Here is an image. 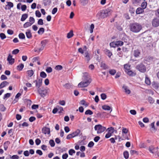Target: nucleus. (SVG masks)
<instances>
[{"label":"nucleus","mask_w":159,"mask_h":159,"mask_svg":"<svg viewBox=\"0 0 159 159\" xmlns=\"http://www.w3.org/2000/svg\"><path fill=\"white\" fill-rule=\"evenodd\" d=\"M130 30L134 33L139 32L142 29V26L140 24L137 23H133L130 24L129 25Z\"/></svg>","instance_id":"obj_1"},{"label":"nucleus","mask_w":159,"mask_h":159,"mask_svg":"<svg viewBox=\"0 0 159 159\" xmlns=\"http://www.w3.org/2000/svg\"><path fill=\"white\" fill-rule=\"evenodd\" d=\"M84 81L78 84V86L80 88H84L88 86L91 82V80L88 75H84L83 78Z\"/></svg>","instance_id":"obj_2"},{"label":"nucleus","mask_w":159,"mask_h":159,"mask_svg":"<svg viewBox=\"0 0 159 159\" xmlns=\"http://www.w3.org/2000/svg\"><path fill=\"white\" fill-rule=\"evenodd\" d=\"M112 12V10L110 8H107L106 9L102 10L98 13L97 15H98L101 18H105L110 15Z\"/></svg>","instance_id":"obj_3"},{"label":"nucleus","mask_w":159,"mask_h":159,"mask_svg":"<svg viewBox=\"0 0 159 159\" xmlns=\"http://www.w3.org/2000/svg\"><path fill=\"white\" fill-rule=\"evenodd\" d=\"M95 130L97 131L98 134H100L104 132L106 129V128L99 124L95 125L94 127Z\"/></svg>","instance_id":"obj_4"},{"label":"nucleus","mask_w":159,"mask_h":159,"mask_svg":"<svg viewBox=\"0 0 159 159\" xmlns=\"http://www.w3.org/2000/svg\"><path fill=\"white\" fill-rule=\"evenodd\" d=\"M136 68L141 72H144L146 71V68L145 66L143 63H140L137 65Z\"/></svg>","instance_id":"obj_5"},{"label":"nucleus","mask_w":159,"mask_h":159,"mask_svg":"<svg viewBox=\"0 0 159 159\" xmlns=\"http://www.w3.org/2000/svg\"><path fill=\"white\" fill-rule=\"evenodd\" d=\"M48 42V40L45 39L42 41L41 42V44L40 48H39V51H42L43 50L46 44Z\"/></svg>","instance_id":"obj_6"},{"label":"nucleus","mask_w":159,"mask_h":159,"mask_svg":"<svg viewBox=\"0 0 159 159\" xmlns=\"http://www.w3.org/2000/svg\"><path fill=\"white\" fill-rule=\"evenodd\" d=\"M152 25L153 26L157 27L159 25V19L156 18L152 21Z\"/></svg>","instance_id":"obj_7"},{"label":"nucleus","mask_w":159,"mask_h":159,"mask_svg":"<svg viewBox=\"0 0 159 159\" xmlns=\"http://www.w3.org/2000/svg\"><path fill=\"white\" fill-rule=\"evenodd\" d=\"M7 61H8L9 64L12 65L15 62V59L14 58H12V56L9 54L7 58Z\"/></svg>","instance_id":"obj_8"},{"label":"nucleus","mask_w":159,"mask_h":159,"mask_svg":"<svg viewBox=\"0 0 159 159\" xmlns=\"http://www.w3.org/2000/svg\"><path fill=\"white\" fill-rule=\"evenodd\" d=\"M37 91L38 93L42 97H44L46 95V92L44 90H43L41 88H40L37 89Z\"/></svg>","instance_id":"obj_9"},{"label":"nucleus","mask_w":159,"mask_h":159,"mask_svg":"<svg viewBox=\"0 0 159 159\" xmlns=\"http://www.w3.org/2000/svg\"><path fill=\"white\" fill-rule=\"evenodd\" d=\"M42 132L44 134H50V129L46 127L43 128L42 129Z\"/></svg>","instance_id":"obj_10"},{"label":"nucleus","mask_w":159,"mask_h":159,"mask_svg":"<svg viewBox=\"0 0 159 159\" xmlns=\"http://www.w3.org/2000/svg\"><path fill=\"white\" fill-rule=\"evenodd\" d=\"M43 79L40 78L38 80L37 82L35 84V86L37 88V89L40 88L42 85Z\"/></svg>","instance_id":"obj_11"},{"label":"nucleus","mask_w":159,"mask_h":159,"mask_svg":"<svg viewBox=\"0 0 159 159\" xmlns=\"http://www.w3.org/2000/svg\"><path fill=\"white\" fill-rule=\"evenodd\" d=\"M7 5H6L5 8L6 10L7 9L8 10H10V9L13 7V3L11 2H7Z\"/></svg>","instance_id":"obj_12"},{"label":"nucleus","mask_w":159,"mask_h":159,"mask_svg":"<svg viewBox=\"0 0 159 159\" xmlns=\"http://www.w3.org/2000/svg\"><path fill=\"white\" fill-rule=\"evenodd\" d=\"M26 37L29 39H31L32 37V35L31 31L30 30H27L25 32Z\"/></svg>","instance_id":"obj_13"},{"label":"nucleus","mask_w":159,"mask_h":159,"mask_svg":"<svg viewBox=\"0 0 159 159\" xmlns=\"http://www.w3.org/2000/svg\"><path fill=\"white\" fill-rule=\"evenodd\" d=\"M80 133V130L79 129H76L75 131L73 132L72 134L74 137H75L78 136Z\"/></svg>","instance_id":"obj_14"},{"label":"nucleus","mask_w":159,"mask_h":159,"mask_svg":"<svg viewBox=\"0 0 159 159\" xmlns=\"http://www.w3.org/2000/svg\"><path fill=\"white\" fill-rule=\"evenodd\" d=\"M9 83L7 82L6 81H3L0 84V89L5 87Z\"/></svg>","instance_id":"obj_15"},{"label":"nucleus","mask_w":159,"mask_h":159,"mask_svg":"<svg viewBox=\"0 0 159 159\" xmlns=\"http://www.w3.org/2000/svg\"><path fill=\"white\" fill-rule=\"evenodd\" d=\"M123 88L124 89L125 92L128 94L130 93V91L128 89V87L127 86L124 85L123 86Z\"/></svg>","instance_id":"obj_16"},{"label":"nucleus","mask_w":159,"mask_h":159,"mask_svg":"<svg viewBox=\"0 0 159 159\" xmlns=\"http://www.w3.org/2000/svg\"><path fill=\"white\" fill-rule=\"evenodd\" d=\"M84 55L86 59L88 62L90 59L88 51H86L84 52Z\"/></svg>","instance_id":"obj_17"},{"label":"nucleus","mask_w":159,"mask_h":159,"mask_svg":"<svg viewBox=\"0 0 159 159\" xmlns=\"http://www.w3.org/2000/svg\"><path fill=\"white\" fill-rule=\"evenodd\" d=\"M144 9L141 7L138 8L136 11V13L137 14H139L142 13L144 11Z\"/></svg>","instance_id":"obj_18"},{"label":"nucleus","mask_w":159,"mask_h":159,"mask_svg":"<svg viewBox=\"0 0 159 159\" xmlns=\"http://www.w3.org/2000/svg\"><path fill=\"white\" fill-rule=\"evenodd\" d=\"M101 67L104 70H106L109 68L108 66L103 62H102L101 64Z\"/></svg>","instance_id":"obj_19"},{"label":"nucleus","mask_w":159,"mask_h":159,"mask_svg":"<svg viewBox=\"0 0 159 159\" xmlns=\"http://www.w3.org/2000/svg\"><path fill=\"white\" fill-rule=\"evenodd\" d=\"M10 144V142L9 141H7L5 142L3 144L4 146V150L6 151L7 150L8 148V146Z\"/></svg>","instance_id":"obj_20"},{"label":"nucleus","mask_w":159,"mask_h":159,"mask_svg":"<svg viewBox=\"0 0 159 159\" xmlns=\"http://www.w3.org/2000/svg\"><path fill=\"white\" fill-rule=\"evenodd\" d=\"M28 14H27L25 13L23 14L22 16L21 17L20 19V20L22 21H25L28 17Z\"/></svg>","instance_id":"obj_21"},{"label":"nucleus","mask_w":159,"mask_h":159,"mask_svg":"<svg viewBox=\"0 0 159 159\" xmlns=\"http://www.w3.org/2000/svg\"><path fill=\"white\" fill-rule=\"evenodd\" d=\"M134 56L135 57H138L140 54V52L137 49L136 50H135L134 51Z\"/></svg>","instance_id":"obj_22"},{"label":"nucleus","mask_w":159,"mask_h":159,"mask_svg":"<svg viewBox=\"0 0 159 159\" xmlns=\"http://www.w3.org/2000/svg\"><path fill=\"white\" fill-rule=\"evenodd\" d=\"M116 47L120 46L123 45L124 44V42L121 41H115Z\"/></svg>","instance_id":"obj_23"},{"label":"nucleus","mask_w":159,"mask_h":159,"mask_svg":"<svg viewBox=\"0 0 159 159\" xmlns=\"http://www.w3.org/2000/svg\"><path fill=\"white\" fill-rule=\"evenodd\" d=\"M105 53L109 57H110L112 55V52L109 50L106 49L105 51Z\"/></svg>","instance_id":"obj_24"},{"label":"nucleus","mask_w":159,"mask_h":159,"mask_svg":"<svg viewBox=\"0 0 159 159\" xmlns=\"http://www.w3.org/2000/svg\"><path fill=\"white\" fill-rule=\"evenodd\" d=\"M102 108L103 109L105 110L109 111L111 109V107L107 105H104L102 107Z\"/></svg>","instance_id":"obj_25"},{"label":"nucleus","mask_w":159,"mask_h":159,"mask_svg":"<svg viewBox=\"0 0 159 159\" xmlns=\"http://www.w3.org/2000/svg\"><path fill=\"white\" fill-rule=\"evenodd\" d=\"M145 83L148 85H150L151 84L150 79L147 76H146L145 77Z\"/></svg>","instance_id":"obj_26"},{"label":"nucleus","mask_w":159,"mask_h":159,"mask_svg":"<svg viewBox=\"0 0 159 159\" xmlns=\"http://www.w3.org/2000/svg\"><path fill=\"white\" fill-rule=\"evenodd\" d=\"M24 67V65L21 63L17 66V69L19 71L22 70Z\"/></svg>","instance_id":"obj_27"},{"label":"nucleus","mask_w":159,"mask_h":159,"mask_svg":"<svg viewBox=\"0 0 159 159\" xmlns=\"http://www.w3.org/2000/svg\"><path fill=\"white\" fill-rule=\"evenodd\" d=\"M51 3V1L49 0H43V3L45 6L49 5Z\"/></svg>","instance_id":"obj_28"},{"label":"nucleus","mask_w":159,"mask_h":159,"mask_svg":"<svg viewBox=\"0 0 159 159\" xmlns=\"http://www.w3.org/2000/svg\"><path fill=\"white\" fill-rule=\"evenodd\" d=\"M109 72L111 75H114L116 73V70L114 69H110L109 70Z\"/></svg>","instance_id":"obj_29"},{"label":"nucleus","mask_w":159,"mask_h":159,"mask_svg":"<svg viewBox=\"0 0 159 159\" xmlns=\"http://www.w3.org/2000/svg\"><path fill=\"white\" fill-rule=\"evenodd\" d=\"M73 31L72 30L67 34V38L68 39L71 38L73 36Z\"/></svg>","instance_id":"obj_30"},{"label":"nucleus","mask_w":159,"mask_h":159,"mask_svg":"<svg viewBox=\"0 0 159 159\" xmlns=\"http://www.w3.org/2000/svg\"><path fill=\"white\" fill-rule=\"evenodd\" d=\"M32 24H31L29 22H26L23 25V27L24 28H27L31 26L32 25Z\"/></svg>","instance_id":"obj_31"},{"label":"nucleus","mask_w":159,"mask_h":159,"mask_svg":"<svg viewBox=\"0 0 159 159\" xmlns=\"http://www.w3.org/2000/svg\"><path fill=\"white\" fill-rule=\"evenodd\" d=\"M127 74L130 76H134L135 75V73L133 72L131 70H129L126 71Z\"/></svg>","instance_id":"obj_32"},{"label":"nucleus","mask_w":159,"mask_h":159,"mask_svg":"<svg viewBox=\"0 0 159 159\" xmlns=\"http://www.w3.org/2000/svg\"><path fill=\"white\" fill-rule=\"evenodd\" d=\"M44 32V29L43 28H40L38 31V33L39 34H42Z\"/></svg>","instance_id":"obj_33"},{"label":"nucleus","mask_w":159,"mask_h":159,"mask_svg":"<svg viewBox=\"0 0 159 159\" xmlns=\"http://www.w3.org/2000/svg\"><path fill=\"white\" fill-rule=\"evenodd\" d=\"M27 73L29 77H31L33 75L34 72L32 70H29L27 71Z\"/></svg>","instance_id":"obj_34"},{"label":"nucleus","mask_w":159,"mask_h":159,"mask_svg":"<svg viewBox=\"0 0 159 159\" xmlns=\"http://www.w3.org/2000/svg\"><path fill=\"white\" fill-rule=\"evenodd\" d=\"M63 67L61 65H58L55 66V69L56 70H60L62 69Z\"/></svg>","instance_id":"obj_35"},{"label":"nucleus","mask_w":159,"mask_h":159,"mask_svg":"<svg viewBox=\"0 0 159 159\" xmlns=\"http://www.w3.org/2000/svg\"><path fill=\"white\" fill-rule=\"evenodd\" d=\"M124 157L126 159H127L129 158V152L128 151H126L124 152Z\"/></svg>","instance_id":"obj_36"},{"label":"nucleus","mask_w":159,"mask_h":159,"mask_svg":"<svg viewBox=\"0 0 159 159\" xmlns=\"http://www.w3.org/2000/svg\"><path fill=\"white\" fill-rule=\"evenodd\" d=\"M80 2L82 5L85 6L88 3V0H80Z\"/></svg>","instance_id":"obj_37"},{"label":"nucleus","mask_w":159,"mask_h":159,"mask_svg":"<svg viewBox=\"0 0 159 159\" xmlns=\"http://www.w3.org/2000/svg\"><path fill=\"white\" fill-rule=\"evenodd\" d=\"M29 22H30L32 25L35 22V19L32 17H30L29 18Z\"/></svg>","instance_id":"obj_38"},{"label":"nucleus","mask_w":159,"mask_h":159,"mask_svg":"<svg viewBox=\"0 0 159 159\" xmlns=\"http://www.w3.org/2000/svg\"><path fill=\"white\" fill-rule=\"evenodd\" d=\"M40 76L43 78H45L47 76V75L44 71L41 72L40 73Z\"/></svg>","instance_id":"obj_39"},{"label":"nucleus","mask_w":159,"mask_h":159,"mask_svg":"<svg viewBox=\"0 0 159 159\" xmlns=\"http://www.w3.org/2000/svg\"><path fill=\"white\" fill-rule=\"evenodd\" d=\"M19 37L20 39H24L25 38V34L22 33H20L19 35Z\"/></svg>","instance_id":"obj_40"},{"label":"nucleus","mask_w":159,"mask_h":159,"mask_svg":"<svg viewBox=\"0 0 159 159\" xmlns=\"http://www.w3.org/2000/svg\"><path fill=\"white\" fill-rule=\"evenodd\" d=\"M85 115H92L93 114V112L90 110H87L85 112Z\"/></svg>","instance_id":"obj_41"},{"label":"nucleus","mask_w":159,"mask_h":159,"mask_svg":"<svg viewBox=\"0 0 159 159\" xmlns=\"http://www.w3.org/2000/svg\"><path fill=\"white\" fill-rule=\"evenodd\" d=\"M154 149V147L153 146H151L149 147L148 150L151 153L153 154L154 153L153 152V150Z\"/></svg>","instance_id":"obj_42"},{"label":"nucleus","mask_w":159,"mask_h":159,"mask_svg":"<svg viewBox=\"0 0 159 159\" xmlns=\"http://www.w3.org/2000/svg\"><path fill=\"white\" fill-rule=\"evenodd\" d=\"M80 103L82 105L85 106L86 107L88 106V104L86 103V102L84 100L81 101Z\"/></svg>","instance_id":"obj_43"},{"label":"nucleus","mask_w":159,"mask_h":159,"mask_svg":"<svg viewBox=\"0 0 159 159\" xmlns=\"http://www.w3.org/2000/svg\"><path fill=\"white\" fill-rule=\"evenodd\" d=\"M147 3L146 2H144L141 4V7L142 8L144 9L147 6Z\"/></svg>","instance_id":"obj_44"},{"label":"nucleus","mask_w":159,"mask_h":159,"mask_svg":"<svg viewBox=\"0 0 159 159\" xmlns=\"http://www.w3.org/2000/svg\"><path fill=\"white\" fill-rule=\"evenodd\" d=\"M35 15L37 17H40L41 16V13L39 10L36 11H35Z\"/></svg>","instance_id":"obj_45"},{"label":"nucleus","mask_w":159,"mask_h":159,"mask_svg":"<svg viewBox=\"0 0 159 159\" xmlns=\"http://www.w3.org/2000/svg\"><path fill=\"white\" fill-rule=\"evenodd\" d=\"M148 100L149 102L150 103H153L154 102V100L151 97H149L148 98Z\"/></svg>","instance_id":"obj_46"},{"label":"nucleus","mask_w":159,"mask_h":159,"mask_svg":"<svg viewBox=\"0 0 159 159\" xmlns=\"http://www.w3.org/2000/svg\"><path fill=\"white\" fill-rule=\"evenodd\" d=\"M10 96H11V93H7L6 94H5L4 95V96L3 97V99H5L6 98H9L10 97Z\"/></svg>","instance_id":"obj_47"},{"label":"nucleus","mask_w":159,"mask_h":159,"mask_svg":"<svg viewBox=\"0 0 159 159\" xmlns=\"http://www.w3.org/2000/svg\"><path fill=\"white\" fill-rule=\"evenodd\" d=\"M130 67V66L127 64H125L124 65V68L125 70H126V71H127L129 70Z\"/></svg>","instance_id":"obj_48"},{"label":"nucleus","mask_w":159,"mask_h":159,"mask_svg":"<svg viewBox=\"0 0 159 159\" xmlns=\"http://www.w3.org/2000/svg\"><path fill=\"white\" fill-rule=\"evenodd\" d=\"M52 68L50 67H47L46 70V71L48 73H50L52 72Z\"/></svg>","instance_id":"obj_49"},{"label":"nucleus","mask_w":159,"mask_h":159,"mask_svg":"<svg viewBox=\"0 0 159 159\" xmlns=\"http://www.w3.org/2000/svg\"><path fill=\"white\" fill-rule=\"evenodd\" d=\"M101 97L102 99L104 100L106 98L107 95L105 93H102L101 94Z\"/></svg>","instance_id":"obj_50"},{"label":"nucleus","mask_w":159,"mask_h":159,"mask_svg":"<svg viewBox=\"0 0 159 159\" xmlns=\"http://www.w3.org/2000/svg\"><path fill=\"white\" fill-rule=\"evenodd\" d=\"M49 143L52 147H53L54 146L55 143L53 140H50L49 141Z\"/></svg>","instance_id":"obj_51"},{"label":"nucleus","mask_w":159,"mask_h":159,"mask_svg":"<svg viewBox=\"0 0 159 159\" xmlns=\"http://www.w3.org/2000/svg\"><path fill=\"white\" fill-rule=\"evenodd\" d=\"M75 151L73 149H70L69 151V153L70 155H72L73 153H75Z\"/></svg>","instance_id":"obj_52"},{"label":"nucleus","mask_w":159,"mask_h":159,"mask_svg":"<svg viewBox=\"0 0 159 159\" xmlns=\"http://www.w3.org/2000/svg\"><path fill=\"white\" fill-rule=\"evenodd\" d=\"M107 129L108 130V132H110L111 134L113 133L114 132V128L112 127L109 128H108Z\"/></svg>","instance_id":"obj_53"},{"label":"nucleus","mask_w":159,"mask_h":159,"mask_svg":"<svg viewBox=\"0 0 159 159\" xmlns=\"http://www.w3.org/2000/svg\"><path fill=\"white\" fill-rule=\"evenodd\" d=\"M139 147L141 148H146L147 146L146 144L143 143H141L139 144Z\"/></svg>","instance_id":"obj_54"},{"label":"nucleus","mask_w":159,"mask_h":159,"mask_svg":"<svg viewBox=\"0 0 159 159\" xmlns=\"http://www.w3.org/2000/svg\"><path fill=\"white\" fill-rule=\"evenodd\" d=\"M0 108L1 111H4L6 109L5 107L3 105H0Z\"/></svg>","instance_id":"obj_55"},{"label":"nucleus","mask_w":159,"mask_h":159,"mask_svg":"<svg viewBox=\"0 0 159 159\" xmlns=\"http://www.w3.org/2000/svg\"><path fill=\"white\" fill-rule=\"evenodd\" d=\"M74 138V136H73L72 134H69L67 135L66 137V139H69L71 138Z\"/></svg>","instance_id":"obj_56"},{"label":"nucleus","mask_w":159,"mask_h":159,"mask_svg":"<svg viewBox=\"0 0 159 159\" xmlns=\"http://www.w3.org/2000/svg\"><path fill=\"white\" fill-rule=\"evenodd\" d=\"M19 52V50L17 49H16L12 51V54H13L16 55Z\"/></svg>","instance_id":"obj_57"},{"label":"nucleus","mask_w":159,"mask_h":159,"mask_svg":"<svg viewBox=\"0 0 159 159\" xmlns=\"http://www.w3.org/2000/svg\"><path fill=\"white\" fill-rule=\"evenodd\" d=\"M38 24L39 25H42L43 24V19H39L38 21Z\"/></svg>","instance_id":"obj_58"},{"label":"nucleus","mask_w":159,"mask_h":159,"mask_svg":"<svg viewBox=\"0 0 159 159\" xmlns=\"http://www.w3.org/2000/svg\"><path fill=\"white\" fill-rule=\"evenodd\" d=\"M94 145V143L93 141L90 142L88 144V147L89 148H92Z\"/></svg>","instance_id":"obj_59"},{"label":"nucleus","mask_w":159,"mask_h":159,"mask_svg":"<svg viewBox=\"0 0 159 159\" xmlns=\"http://www.w3.org/2000/svg\"><path fill=\"white\" fill-rule=\"evenodd\" d=\"M0 37L2 39H3L6 38L5 34L3 33H1L0 34Z\"/></svg>","instance_id":"obj_60"},{"label":"nucleus","mask_w":159,"mask_h":159,"mask_svg":"<svg viewBox=\"0 0 159 159\" xmlns=\"http://www.w3.org/2000/svg\"><path fill=\"white\" fill-rule=\"evenodd\" d=\"M110 45L111 47L115 48L116 47L115 42H113L110 43Z\"/></svg>","instance_id":"obj_61"},{"label":"nucleus","mask_w":159,"mask_h":159,"mask_svg":"<svg viewBox=\"0 0 159 159\" xmlns=\"http://www.w3.org/2000/svg\"><path fill=\"white\" fill-rule=\"evenodd\" d=\"M35 120L36 118L34 116H31L29 119V120L30 122H32Z\"/></svg>","instance_id":"obj_62"},{"label":"nucleus","mask_w":159,"mask_h":159,"mask_svg":"<svg viewBox=\"0 0 159 159\" xmlns=\"http://www.w3.org/2000/svg\"><path fill=\"white\" fill-rule=\"evenodd\" d=\"M57 7L54 8L52 11V14H55L57 11Z\"/></svg>","instance_id":"obj_63"},{"label":"nucleus","mask_w":159,"mask_h":159,"mask_svg":"<svg viewBox=\"0 0 159 159\" xmlns=\"http://www.w3.org/2000/svg\"><path fill=\"white\" fill-rule=\"evenodd\" d=\"M11 159H18L19 157L17 155H14L11 157Z\"/></svg>","instance_id":"obj_64"}]
</instances>
